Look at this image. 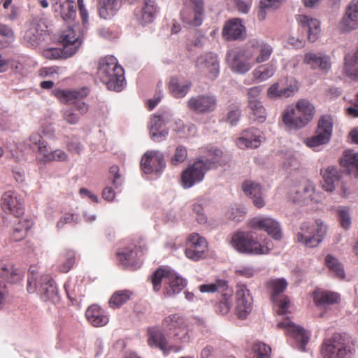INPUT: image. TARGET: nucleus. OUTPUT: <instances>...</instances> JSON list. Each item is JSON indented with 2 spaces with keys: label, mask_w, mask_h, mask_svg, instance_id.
Returning a JSON list of instances; mask_svg holds the SVG:
<instances>
[{
  "label": "nucleus",
  "mask_w": 358,
  "mask_h": 358,
  "mask_svg": "<svg viewBox=\"0 0 358 358\" xmlns=\"http://www.w3.org/2000/svg\"><path fill=\"white\" fill-rule=\"evenodd\" d=\"M191 4L185 5L180 13L183 23L192 27L200 26L204 13L203 0H189Z\"/></svg>",
  "instance_id": "14"
},
{
  "label": "nucleus",
  "mask_w": 358,
  "mask_h": 358,
  "mask_svg": "<svg viewBox=\"0 0 358 358\" xmlns=\"http://www.w3.org/2000/svg\"><path fill=\"white\" fill-rule=\"evenodd\" d=\"M208 251V243L205 238L199 234H189L187 241L185 255L193 261H199L206 256Z\"/></svg>",
  "instance_id": "16"
},
{
  "label": "nucleus",
  "mask_w": 358,
  "mask_h": 358,
  "mask_svg": "<svg viewBox=\"0 0 358 358\" xmlns=\"http://www.w3.org/2000/svg\"><path fill=\"white\" fill-rule=\"evenodd\" d=\"M63 262L59 266V271L62 273H67L75 264V252L71 250H67L63 256Z\"/></svg>",
  "instance_id": "57"
},
{
  "label": "nucleus",
  "mask_w": 358,
  "mask_h": 358,
  "mask_svg": "<svg viewBox=\"0 0 358 358\" xmlns=\"http://www.w3.org/2000/svg\"><path fill=\"white\" fill-rule=\"evenodd\" d=\"M169 269L159 268L152 274L151 281L155 292H159L161 289L162 282L164 286L166 285V276L169 275Z\"/></svg>",
  "instance_id": "55"
},
{
  "label": "nucleus",
  "mask_w": 358,
  "mask_h": 358,
  "mask_svg": "<svg viewBox=\"0 0 358 358\" xmlns=\"http://www.w3.org/2000/svg\"><path fill=\"white\" fill-rule=\"evenodd\" d=\"M325 264L332 275L340 279L345 278L343 266L336 257L327 255L325 257Z\"/></svg>",
  "instance_id": "49"
},
{
  "label": "nucleus",
  "mask_w": 358,
  "mask_h": 358,
  "mask_svg": "<svg viewBox=\"0 0 358 358\" xmlns=\"http://www.w3.org/2000/svg\"><path fill=\"white\" fill-rule=\"evenodd\" d=\"M187 157V151L185 147L179 145L176 148L174 155L171 159V164L176 166L182 163Z\"/></svg>",
  "instance_id": "59"
},
{
  "label": "nucleus",
  "mask_w": 358,
  "mask_h": 358,
  "mask_svg": "<svg viewBox=\"0 0 358 358\" xmlns=\"http://www.w3.org/2000/svg\"><path fill=\"white\" fill-rule=\"evenodd\" d=\"M248 227L253 229L264 230L275 240L282 238L279 223L268 217H255L248 222Z\"/></svg>",
  "instance_id": "20"
},
{
  "label": "nucleus",
  "mask_w": 358,
  "mask_h": 358,
  "mask_svg": "<svg viewBox=\"0 0 358 358\" xmlns=\"http://www.w3.org/2000/svg\"><path fill=\"white\" fill-rule=\"evenodd\" d=\"M55 1L54 6L55 11L58 9L56 7L58 5L59 8L60 16L64 21L70 23L73 21L76 16V4L73 0H53Z\"/></svg>",
  "instance_id": "35"
},
{
  "label": "nucleus",
  "mask_w": 358,
  "mask_h": 358,
  "mask_svg": "<svg viewBox=\"0 0 358 358\" xmlns=\"http://www.w3.org/2000/svg\"><path fill=\"white\" fill-rule=\"evenodd\" d=\"M96 76L109 90L120 92L124 82V71L112 55L99 59Z\"/></svg>",
  "instance_id": "2"
},
{
  "label": "nucleus",
  "mask_w": 358,
  "mask_h": 358,
  "mask_svg": "<svg viewBox=\"0 0 358 358\" xmlns=\"http://www.w3.org/2000/svg\"><path fill=\"white\" fill-rule=\"evenodd\" d=\"M343 72L350 79L358 82V49L353 55L345 56Z\"/></svg>",
  "instance_id": "39"
},
{
  "label": "nucleus",
  "mask_w": 358,
  "mask_h": 358,
  "mask_svg": "<svg viewBox=\"0 0 358 358\" xmlns=\"http://www.w3.org/2000/svg\"><path fill=\"white\" fill-rule=\"evenodd\" d=\"M43 31V24L41 19L29 20L24 24L23 40L28 45L35 46L38 44Z\"/></svg>",
  "instance_id": "25"
},
{
  "label": "nucleus",
  "mask_w": 358,
  "mask_h": 358,
  "mask_svg": "<svg viewBox=\"0 0 358 358\" xmlns=\"http://www.w3.org/2000/svg\"><path fill=\"white\" fill-rule=\"evenodd\" d=\"M287 286V282L283 278L271 279L266 283V287L271 291V299L278 306L277 313L282 315L287 313L290 301L287 296H280Z\"/></svg>",
  "instance_id": "11"
},
{
  "label": "nucleus",
  "mask_w": 358,
  "mask_h": 358,
  "mask_svg": "<svg viewBox=\"0 0 358 358\" xmlns=\"http://www.w3.org/2000/svg\"><path fill=\"white\" fill-rule=\"evenodd\" d=\"M296 20L301 29L307 31L308 40L315 42L320 34V23L315 18L306 15H299Z\"/></svg>",
  "instance_id": "30"
},
{
  "label": "nucleus",
  "mask_w": 358,
  "mask_h": 358,
  "mask_svg": "<svg viewBox=\"0 0 358 358\" xmlns=\"http://www.w3.org/2000/svg\"><path fill=\"white\" fill-rule=\"evenodd\" d=\"M248 108L250 110L249 116L250 119L261 123L266 121V112L262 101L251 100L248 104Z\"/></svg>",
  "instance_id": "45"
},
{
  "label": "nucleus",
  "mask_w": 358,
  "mask_h": 358,
  "mask_svg": "<svg viewBox=\"0 0 358 358\" xmlns=\"http://www.w3.org/2000/svg\"><path fill=\"white\" fill-rule=\"evenodd\" d=\"M192 83L189 81L180 85L177 78H171L169 82V90L170 93L176 98H182L189 92Z\"/></svg>",
  "instance_id": "46"
},
{
  "label": "nucleus",
  "mask_w": 358,
  "mask_h": 358,
  "mask_svg": "<svg viewBox=\"0 0 358 358\" xmlns=\"http://www.w3.org/2000/svg\"><path fill=\"white\" fill-rule=\"evenodd\" d=\"M202 293L220 292L221 296L215 303L214 309L216 313L221 315L228 314L233 305V290L228 285V282L223 279H216L214 282L203 284L199 287Z\"/></svg>",
  "instance_id": "5"
},
{
  "label": "nucleus",
  "mask_w": 358,
  "mask_h": 358,
  "mask_svg": "<svg viewBox=\"0 0 358 358\" xmlns=\"http://www.w3.org/2000/svg\"><path fill=\"white\" fill-rule=\"evenodd\" d=\"M85 316L88 322L94 327H103L108 322V317L97 305H92L86 312Z\"/></svg>",
  "instance_id": "36"
},
{
  "label": "nucleus",
  "mask_w": 358,
  "mask_h": 358,
  "mask_svg": "<svg viewBox=\"0 0 358 358\" xmlns=\"http://www.w3.org/2000/svg\"><path fill=\"white\" fill-rule=\"evenodd\" d=\"M149 345L159 348L164 355L169 354L171 351L178 352L180 350V347L169 346L167 339L164 332L157 327H154L148 329Z\"/></svg>",
  "instance_id": "26"
},
{
  "label": "nucleus",
  "mask_w": 358,
  "mask_h": 358,
  "mask_svg": "<svg viewBox=\"0 0 358 358\" xmlns=\"http://www.w3.org/2000/svg\"><path fill=\"white\" fill-rule=\"evenodd\" d=\"M338 217L341 226L345 229H348L351 226L349 208L345 207L339 208L338 210Z\"/></svg>",
  "instance_id": "58"
},
{
  "label": "nucleus",
  "mask_w": 358,
  "mask_h": 358,
  "mask_svg": "<svg viewBox=\"0 0 358 358\" xmlns=\"http://www.w3.org/2000/svg\"><path fill=\"white\" fill-rule=\"evenodd\" d=\"M281 4V0H260L257 17L259 20H264L267 12L278 8Z\"/></svg>",
  "instance_id": "54"
},
{
  "label": "nucleus",
  "mask_w": 358,
  "mask_h": 358,
  "mask_svg": "<svg viewBox=\"0 0 358 358\" xmlns=\"http://www.w3.org/2000/svg\"><path fill=\"white\" fill-rule=\"evenodd\" d=\"M252 358H270V354L271 348L269 345L257 342L252 345Z\"/></svg>",
  "instance_id": "56"
},
{
  "label": "nucleus",
  "mask_w": 358,
  "mask_h": 358,
  "mask_svg": "<svg viewBox=\"0 0 358 358\" xmlns=\"http://www.w3.org/2000/svg\"><path fill=\"white\" fill-rule=\"evenodd\" d=\"M0 36L4 37L7 42L13 41L15 38L12 28L4 24H0Z\"/></svg>",
  "instance_id": "62"
},
{
  "label": "nucleus",
  "mask_w": 358,
  "mask_h": 358,
  "mask_svg": "<svg viewBox=\"0 0 358 358\" xmlns=\"http://www.w3.org/2000/svg\"><path fill=\"white\" fill-rule=\"evenodd\" d=\"M195 67L198 72L211 80H214L219 74L218 59L213 52H206L197 57Z\"/></svg>",
  "instance_id": "15"
},
{
  "label": "nucleus",
  "mask_w": 358,
  "mask_h": 358,
  "mask_svg": "<svg viewBox=\"0 0 358 358\" xmlns=\"http://www.w3.org/2000/svg\"><path fill=\"white\" fill-rule=\"evenodd\" d=\"M141 167L146 174L159 173L165 167L164 155L158 150H148L142 157Z\"/></svg>",
  "instance_id": "22"
},
{
  "label": "nucleus",
  "mask_w": 358,
  "mask_h": 358,
  "mask_svg": "<svg viewBox=\"0 0 358 358\" xmlns=\"http://www.w3.org/2000/svg\"><path fill=\"white\" fill-rule=\"evenodd\" d=\"M223 153L219 149L210 150L204 156L198 157L181 173V185L184 188H190L201 182L209 170L223 166L226 161L222 159Z\"/></svg>",
  "instance_id": "1"
},
{
  "label": "nucleus",
  "mask_w": 358,
  "mask_h": 358,
  "mask_svg": "<svg viewBox=\"0 0 358 358\" xmlns=\"http://www.w3.org/2000/svg\"><path fill=\"white\" fill-rule=\"evenodd\" d=\"M327 233V226L321 220L306 222L301 224L295 241L306 248H314L323 241Z\"/></svg>",
  "instance_id": "4"
},
{
  "label": "nucleus",
  "mask_w": 358,
  "mask_h": 358,
  "mask_svg": "<svg viewBox=\"0 0 358 358\" xmlns=\"http://www.w3.org/2000/svg\"><path fill=\"white\" fill-rule=\"evenodd\" d=\"M193 211L196 215V220L200 224L206 223L207 221V217L203 213V208L199 203H194L193 205Z\"/></svg>",
  "instance_id": "63"
},
{
  "label": "nucleus",
  "mask_w": 358,
  "mask_h": 358,
  "mask_svg": "<svg viewBox=\"0 0 358 358\" xmlns=\"http://www.w3.org/2000/svg\"><path fill=\"white\" fill-rule=\"evenodd\" d=\"M185 286L186 280L170 270L169 275L166 276V283L164 286V295L165 297L173 296L180 293Z\"/></svg>",
  "instance_id": "32"
},
{
  "label": "nucleus",
  "mask_w": 358,
  "mask_h": 358,
  "mask_svg": "<svg viewBox=\"0 0 358 358\" xmlns=\"http://www.w3.org/2000/svg\"><path fill=\"white\" fill-rule=\"evenodd\" d=\"M38 148V152L43 156L41 159L36 157V161L39 162H66L68 159L67 154L60 149H56L53 151L49 150L48 143L45 141L42 143Z\"/></svg>",
  "instance_id": "33"
},
{
  "label": "nucleus",
  "mask_w": 358,
  "mask_h": 358,
  "mask_svg": "<svg viewBox=\"0 0 358 358\" xmlns=\"http://www.w3.org/2000/svg\"><path fill=\"white\" fill-rule=\"evenodd\" d=\"M349 352L350 350L340 334H334L330 338L324 340L322 345L323 358H345Z\"/></svg>",
  "instance_id": "9"
},
{
  "label": "nucleus",
  "mask_w": 358,
  "mask_h": 358,
  "mask_svg": "<svg viewBox=\"0 0 358 358\" xmlns=\"http://www.w3.org/2000/svg\"><path fill=\"white\" fill-rule=\"evenodd\" d=\"M341 165L345 167L349 173L358 171V153L352 150L345 151L341 159Z\"/></svg>",
  "instance_id": "50"
},
{
  "label": "nucleus",
  "mask_w": 358,
  "mask_h": 358,
  "mask_svg": "<svg viewBox=\"0 0 358 358\" xmlns=\"http://www.w3.org/2000/svg\"><path fill=\"white\" fill-rule=\"evenodd\" d=\"M62 55H65L64 53V50L58 48H50L43 50V55L45 58L48 59H57L60 58Z\"/></svg>",
  "instance_id": "61"
},
{
  "label": "nucleus",
  "mask_w": 358,
  "mask_h": 358,
  "mask_svg": "<svg viewBox=\"0 0 358 358\" xmlns=\"http://www.w3.org/2000/svg\"><path fill=\"white\" fill-rule=\"evenodd\" d=\"M332 131L333 120L331 117L323 115L318 120L315 135L307 138L304 141L305 144L311 148L327 144L331 137Z\"/></svg>",
  "instance_id": "7"
},
{
  "label": "nucleus",
  "mask_w": 358,
  "mask_h": 358,
  "mask_svg": "<svg viewBox=\"0 0 358 358\" xmlns=\"http://www.w3.org/2000/svg\"><path fill=\"white\" fill-rule=\"evenodd\" d=\"M227 62L231 69L238 73H245L254 64L252 59L247 50L233 49L227 54Z\"/></svg>",
  "instance_id": "12"
},
{
  "label": "nucleus",
  "mask_w": 358,
  "mask_h": 358,
  "mask_svg": "<svg viewBox=\"0 0 358 358\" xmlns=\"http://www.w3.org/2000/svg\"><path fill=\"white\" fill-rule=\"evenodd\" d=\"M89 93L87 88H83L78 90H61L55 89L52 91V94L57 97L60 101L65 103H73L75 104L76 110L79 112L80 115L85 114L88 110V105L83 102H76L83 99Z\"/></svg>",
  "instance_id": "10"
},
{
  "label": "nucleus",
  "mask_w": 358,
  "mask_h": 358,
  "mask_svg": "<svg viewBox=\"0 0 358 358\" xmlns=\"http://www.w3.org/2000/svg\"><path fill=\"white\" fill-rule=\"evenodd\" d=\"M253 63H263L269 59L273 53L272 46L263 40H250L246 47Z\"/></svg>",
  "instance_id": "18"
},
{
  "label": "nucleus",
  "mask_w": 358,
  "mask_h": 358,
  "mask_svg": "<svg viewBox=\"0 0 358 358\" xmlns=\"http://www.w3.org/2000/svg\"><path fill=\"white\" fill-rule=\"evenodd\" d=\"M313 300L317 306L338 304L341 296L338 293L322 289H316L313 293Z\"/></svg>",
  "instance_id": "34"
},
{
  "label": "nucleus",
  "mask_w": 358,
  "mask_h": 358,
  "mask_svg": "<svg viewBox=\"0 0 358 358\" xmlns=\"http://www.w3.org/2000/svg\"><path fill=\"white\" fill-rule=\"evenodd\" d=\"M121 6L120 0H98L99 16L105 20L113 17Z\"/></svg>",
  "instance_id": "37"
},
{
  "label": "nucleus",
  "mask_w": 358,
  "mask_h": 358,
  "mask_svg": "<svg viewBox=\"0 0 358 358\" xmlns=\"http://www.w3.org/2000/svg\"><path fill=\"white\" fill-rule=\"evenodd\" d=\"M312 191L310 186H295L289 190V197L293 202H304L310 198Z\"/></svg>",
  "instance_id": "47"
},
{
  "label": "nucleus",
  "mask_w": 358,
  "mask_h": 358,
  "mask_svg": "<svg viewBox=\"0 0 358 358\" xmlns=\"http://www.w3.org/2000/svg\"><path fill=\"white\" fill-rule=\"evenodd\" d=\"M164 125V120L160 115H153L150 122V134L154 141L160 142L165 139L168 135L166 129H161Z\"/></svg>",
  "instance_id": "42"
},
{
  "label": "nucleus",
  "mask_w": 358,
  "mask_h": 358,
  "mask_svg": "<svg viewBox=\"0 0 358 358\" xmlns=\"http://www.w3.org/2000/svg\"><path fill=\"white\" fill-rule=\"evenodd\" d=\"M243 192L250 196L253 201L254 205L258 208H262L265 203L262 199V187L259 184L251 181H245L242 186Z\"/></svg>",
  "instance_id": "40"
},
{
  "label": "nucleus",
  "mask_w": 358,
  "mask_h": 358,
  "mask_svg": "<svg viewBox=\"0 0 358 358\" xmlns=\"http://www.w3.org/2000/svg\"><path fill=\"white\" fill-rule=\"evenodd\" d=\"M1 206L3 211L19 217L23 214L24 203L22 198L16 192L8 191L3 194L1 199Z\"/></svg>",
  "instance_id": "21"
},
{
  "label": "nucleus",
  "mask_w": 358,
  "mask_h": 358,
  "mask_svg": "<svg viewBox=\"0 0 358 358\" xmlns=\"http://www.w3.org/2000/svg\"><path fill=\"white\" fill-rule=\"evenodd\" d=\"M231 243L237 251L244 254L266 255L271 250L267 244L260 243L250 231H238L234 233Z\"/></svg>",
  "instance_id": "6"
},
{
  "label": "nucleus",
  "mask_w": 358,
  "mask_h": 358,
  "mask_svg": "<svg viewBox=\"0 0 358 358\" xmlns=\"http://www.w3.org/2000/svg\"><path fill=\"white\" fill-rule=\"evenodd\" d=\"M303 63L310 66L313 70L319 69L328 72L331 67V57L321 52H307L304 55Z\"/></svg>",
  "instance_id": "27"
},
{
  "label": "nucleus",
  "mask_w": 358,
  "mask_h": 358,
  "mask_svg": "<svg viewBox=\"0 0 358 358\" xmlns=\"http://www.w3.org/2000/svg\"><path fill=\"white\" fill-rule=\"evenodd\" d=\"M338 28L343 32H350L358 29V0H352L347 6L338 23Z\"/></svg>",
  "instance_id": "23"
},
{
  "label": "nucleus",
  "mask_w": 358,
  "mask_h": 358,
  "mask_svg": "<svg viewBox=\"0 0 358 358\" xmlns=\"http://www.w3.org/2000/svg\"><path fill=\"white\" fill-rule=\"evenodd\" d=\"M276 71V66L273 64L259 66L253 72V76L256 80L264 81L272 77Z\"/></svg>",
  "instance_id": "53"
},
{
  "label": "nucleus",
  "mask_w": 358,
  "mask_h": 358,
  "mask_svg": "<svg viewBox=\"0 0 358 358\" xmlns=\"http://www.w3.org/2000/svg\"><path fill=\"white\" fill-rule=\"evenodd\" d=\"M298 85L296 82L291 84L285 88H279V83H275L270 86L267 91V96L270 99L287 98L292 96L298 91Z\"/></svg>",
  "instance_id": "41"
},
{
  "label": "nucleus",
  "mask_w": 358,
  "mask_h": 358,
  "mask_svg": "<svg viewBox=\"0 0 358 358\" xmlns=\"http://www.w3.org/2000/svg\"><path fill=\"white\" fill-rule=\"evenodd\" d=\"M241 117V110L238 106H233L229 108L227 115L226 122L234 126L237 124Z\"/></svg>",
  "instance_id": "60"
},
{
  "label": "nucleus",
  "mask_w": 358,
  "mask_h": 358,
  "mask_svg": "<svg viewBox=\"0 0 358 358\" xmlns=\"http://www.w3.org/2000/svg\"><path fill=\"white\" fill-rule=\"evenodd\" d=\"M323 178L322 188L327 192H333L335 189V183L340 178V173L336 167L329 166L321 170Z\"/></svg>",
  "instance_id": "44"
},
{
  "label": "nucleus",
  "mask_w": 358,
  "mask_h": 358,
  "mask_svg": "<svg viewBox=\"0 0 358 358\" xmlns=\"http://www.w3.org/2000/svg\"><path fill=\"white\" fill-rule=\"evenodd\" d=\"M236 308L237 317L240 319L246 318L252 308L253 298L247 286L243 283H238L236 286Z\"/></svg>",
  "instance_id": "13"
},
{
  "label": "nucleus",
  "mask_w": 358,
  "mask_h": 358,
  "mask_svg": "<svg viewBox=\"0 0 358 358\" xmlns=\"http://www.w3.org/2000/svg\"><path fill=\"white\" fill-rule=\"evenodd\" d=\"M38 293L44 301L53 303L59 299L57 287L50 275H43L38 280Z\"/></svg>",
  "instance_id": "24"
},
{
  "label": "nucleus",
  "mask_w": 358,
  "mask_h": 358,
  "mask_svg": "<svg viewBox=\"0 0 358 358\" xmlns=\"http://www.w3.org/2000/svg\"><path fill=\"white\" fill-rule=\"evenodd\" d=\"M162 327L182 343L189 341L187 320L179 314H171L164 318Z\"/></svg>",
  "instance_id": "8"
},
{
  "label": "nucleus",
  "mask_w": 358,
  "mask_h": 358,
  "mask_svg": "<svg viewBox=\"0 0 358 358\" xmlns=\"http://www.w3.org/2000/svg\"><path fill=\"white\" fill-rule=\"evenodd\" d=\"M23 275L24 273L15 267L10 261H0V278L8 283L15 284L22 280Z\"/></svg>",
  "instance_id": "31"
},
{
  "label": "nucleus",
  "mask_w": 358,
  "mask_h": 358,
  "mask_svg": "<svg viewBox=\"0 0 358 358\" xmlns=\"http://www.w3.org/2000/svg\"><path fill=\"white\" fill-rule=\"evenodd\" d=\"M120 264L124 267L134 266L137 264L138 251L136 245L130 244L117 252Z\"/></svg>",
  "instance_id": "38"
},
{
  "label": "nucleus",
  "mask_w": 358,
  "mask_h": 358,
  "mask_svg": "<svg viewBox=\"0 0 358 358\" xmlns=\"http://www.w3.org/2000/svg\"><path fill=\"white\" fill-rule=\"evenodd\" d=\"M222 34L227 41L244 40L246 30L239 19H233L226 22Z\"/></svg>",
  "instance_id": "28"
},
{
  "label": "nucleus",
  "mask_w": 358,
  "mask_h": 358,
  "mask_svg": "<svg viewBox=\"0 0 358 358\" xmlns=\"http://www.w3.org/2000/svg\"><path fill=\"white\" fill-rule=\"evenodd\" d=\"M77 216L72 213H66L64 214L57 222V227L58 229H62L66 224L71 223L72 222L76 221Z\"/></svg>",
  "instance_id": "64"
},
{
  "label": "nucleus",
  "mask_w": 358,
  "mask_h": 358,
  "mask_svg": "<svg viewBox=\"0 0 358 358\" xmlns=\"http://www.w3.org/2000/svg\"><path fill=\"white\" fill-rule=\"evenodd\" d=\"M60 41L63 45L64 53L66 57H71L80 48L82 41L76 31L71 29L63 31L60 36Z\"/></svg>",
  "instance_id": "29"
},
{
  "label": "nucleus",
  "mask_w": 358,
  "mask_h": 358,
  "mask_svg": "<svg viewBox=\"0 0 358 358\" xmlns=\"http://www.w3.org/2000/svg\"><path fill=\"white\" fill-rule=\"evenodd\" d=\"M217 105L216 96L208 94L192 96L187 101L188 108L196 114L212 113L216 109Z\"/></svg>",
  "instance_id": "17"
},
{
  "label": "nucleus",
  "mask_w": 358,
  "mask_h": 358,
  "mask_svg": "<svg viewBox=\"0 0 358 358\" xmlns=\"http://www.w3.org/2000/svg\"><path fill=\"white\" fill-rule=\"evenodd\" d=\"M33 225L32 222L28 219H20L17 222H15L11 231L10 238L13 241H20L27 235L29 230Z\"/></svg>",
  "instance_id": "43"
},
{
  "label": "nucleus",
  "mask_w": 358,
  "mask_h": 358,
  "mask_svg": "<svg viewBox=\"0 0 358 358\" xmlns=\"http://www.w3.org/2000/svg\"><path fill=\"white\" fill-rule=\"evenodd\" d=\"M277 327L285 329L286 333L295 340L299 349L303 352L306 351V345L309 341V334L304 329L294 324L289 318L278 322Z\"/></svg>",
  "instance_id": "19"
},
{
  "label": "nucleus",
  "mask_w": 358,
  "mask_h": 358,
  "mask_svg": "<svg viewBox=\"0 0 358 358\" xmlns=\"http://www.w3.org/2000/svg\"><path fill=\"white\" fill-rule=\"evenodd\" d=\"M315 114L314 106L307 99H299L295 107L288 106L281 115V120L289 129L298 130L310 122Z\"/></svg>",
  "instance_id": "3"
},
{
  "label": "nucleus",
  "mask_w": 358,
  "mask_h": 358,
  "mask_svg": "<svg viewBox=\"0 0 358 358\" xmlns=\"http://www.w3.org/2000/svg\"><path fill=\"white\" fill-rule=\"evenodd\" d=\"M260 136L259 135L245 131L244 136L238 138L237 145L241 148H257L260 145Z\"/></svg>",
  "instance_id": "51"
},
{
  "label": "nucleus",
  "mask_w": 358,
  "mask_h": 358,
  "mask_svg": "<svg viewBox=\"0 0 358 358\" xmlns=\"http://www.w3.org/2000/svg\"><path fill=\"white\" fill-rule=\"evenodd\" d=\"M132 295L133 292L127 289L118 290L114 292L109 300L110 307L113 308H120L130 300Z\"/></svg>",
  "instance_id": "52"
},
{
  "label": "nucleus",
  "mask_w": 358,
  "mask_h": 358,
  "mask_svg": "<svg viewBox=\"0 0 358 358\" xmlns=\"http://www.w3.org/2000/svg\"><path fill=\"white\" fill-rule=\"evenodd\" d=\"M157 12L155 2L151 0H145L144 6L141 10L139 20L141 24H148L153 22Z\"/></svg>",
  "instance_id": "48"
}]
</instances>
